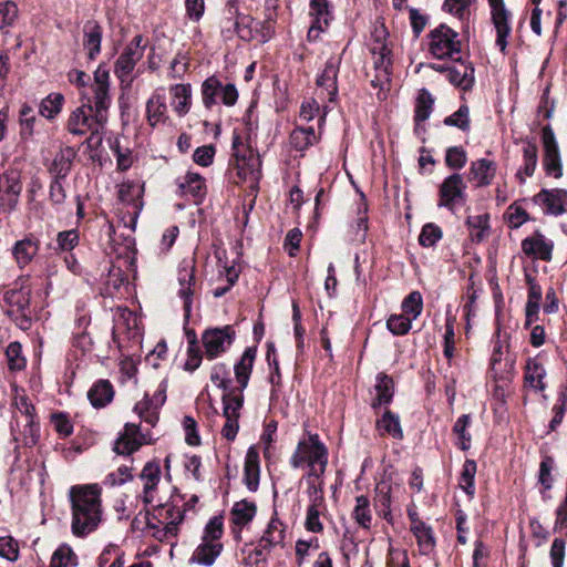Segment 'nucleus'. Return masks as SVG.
<instances>
[{"label": "nucleus", "instance_id": "obj_1", "mask_svg": "<svg viewBox=\"0 0 567 567\" xmlns=\"http://www.w3.org/2000/svg\"><path fill=\"white\" fill-rule=\"evenodd\" d=\"M72 508V533L82 537L97 528L101 517V489L97 485L72 486L70 489Z\"/></svg>", "mask_w": 567, "mask_h": 567}, {"label": "nucleus", "instance_id": "obj_2", "mask_svg": "<svg viewBox=\"0 0 567 567\" xmlns=\"http://www.w3.org/2000/svg\"><path fill=\"white\" fill-rule=\"evenodd\" d=\"M329 452L318 434L309 433L299 440L289 458L292 468H303L309 477H322L326 473Z\"/></svg>", "mask_w": 567, "mask_h": 567}, {"label": "nucleus", "instance_id": "obj_3", "mask_svg": "<svg viewBox=\"0 0 567 567\" xmlns=\"http://www.w3.org/2000/svg\"><path fill=\"white\" fill-rule=\"evenodd\" d=\"M233 150L238 177L249 183L251 189H256L261 177L260 156L245 145L238 136L233 141Z\"/></svg>", "mask_w": 567, "mask_h": 567}, {"label": "nucleus", "instance_id": "obj_4", "mask_svg": "<svg viewBox=\"0 0 567 567\" xmlns=\"http://www.w3.org/2000/svg\"><path fill=\"white\" fill-rule=\"evenodd\" d=\"M104 125L105 124H100L95 120V112L91 110V99H87L72 111L66 122V130L70 134L75 136H84L90 133L87 143H91L94 138L100 143L101 137L99 134Z\"/></svg>", "mask_w": 567, "mask_h": 567}, {"label": "nucleus", "instance_id": "obj_5", "mask_svg": "<svg viewBox=\"0 0 567 567\" xmlns=\"http://www.w3.org/2000/svg\"><path fill=\"white\" fill-rule=\"evenodd\" d=\"M6 315L21 330H29L32 326L30 308V290L28 288L10 289L3 295Z\"/></svg>", "mask_w": 567, "mask_h": 567}, {"label": "nucleus", "instance_id": "obj_6", "mask_svg": "<svg viewBox=\"0 0 567 567\" xmlns=\"http://www.w3.org/2000/svg\"><path fill=\"white\" fill-rule=\"evenodd\" d=\"M385 34L386 31L383 28L375 29L373 37V42L370 47V52L373 58V65L375 69V78L371 80V84L373 86L383 85V83L390 82L391 74V56L390 49L385 43Z\"/></svg>", "mask_w": 567, "mask_h": 567}, {"label": "nucleus", "instance_id": "obj_7", "mask_svg": "<svg viewBox=\"0 0 567 567\" xmlns=\"http://www.w3.org/2000/svg\"><path fill=\"white\" fill-rule=\"evenodd\" d=\"M202 101L206 109H212L220 99L227 106H233L238 100V91L231 83L223 84L217 76H209L200 87Z\"/></svg>", "mask_w": 567, "mask_h": 567}, {"label": "nucleus", "instance_id": "obj_8", "mask_svg": "<svg viewBox=\"0 0 567 567\" xmlns=\"http://www.w3.org/2000/svg\"><path fill=\"white\" fill-rule=\"evenodd\" d=\"M143 37L137 34L125 47L114 65V73L122 83L126 82L127 84H131L133 82L134 78L132 73L136 63L143 58Z\"/></svg>", "mask_w": 567, "mask_h": 567}, {"label": "nucleus", "instance_id": "obj_9", "mask_svg": "<svg viewBox=\"0 0 567 567\" xmlns=\"http://www.w3.org/2000/svg\"><path fill=\"white\" fill-rule=\"evenodd\" d=\"M458 34L445 24H441L430 33V52L437 59L452 58L460 53Z\"/></svg>", "mask_w": 567, "mask_h": 567}, {"label": "nucleus", "instance_id": "obj_10", "mask_svg": "<svg viewBox=\"0 0 567 567\" xmlns=\"http://www.w3.org/2000/svg\"><path fill=\"white\" fill-rule=\"evenodd\" d=\"M285 537V525L278 518H272L257 546L249 555V558H252L256 564L266 560L267 555L272 548L284 546Z\"/></svg>", "mask_w": 567, "mask_h": 567}, {"label": "nucleus", "instance_id": "obj_11", "mask_svg": "<svg viewBox=\"0 0 567 567\" xmlns=\"http://www.w3.org/2000/svg\"><path fill=\"white\" fill-rule=\"evenodd\" d=\"M237 34L245 41L256 40L266 43L275 34V24L269 21H256L249 16L238 17L235 22Z\"/></svg>", "mask_w": 567, "mask_h": 567}, {"label": "nucleus", "instance_id": "obj_12", "mask_svg": "<svg viewBox=\"0 0 567 567\" xmlns=\"http://www.w3.org/2000/svg\"><path fill=\"white\" fill-rule=\"evenodd\" d=\"M542 143L544 148L543 166L547 175L560 178L563 176V163L559 146L550 125L542 128Z\"/></svg>", "mask_w": 567, "mask_h": 567}, {"label": "nucleus", "instance_id": "obj_13", "mask_svg": "<svg viewBox=\"0 0 567 567\" xmlns=\"http://www.w3.org/2000/svg\"><path fill=\"white\" fill-rule=\"evenodd\" d=\"M235 331L230 326L207 329L202 336L205 355L214 360L224 353L233 343Z\"/></svg>", "mask_w": 567, "mask_h": 567}, {"label": "nucleus", "instance_id": "obj_14", "mask_svg": "<svg viewBox=\"0 0 567 567\" xmlns=\"http://www.w3.org/2000/svg\"><path fill=\"white\" fill-rule=\"evenodd\" d=\"M244 395L234 392L223 395V415L226 419L221 429V435L228 441H234L239 430L240 409L243 408Z\"/></svg>", "mask_w": 567, "mask_h": 567}, {"label": "nucleus", "instance_id": "obj_15", "mask_svg": "<svg viewBox=\"0 0 567 567\" xmlns=\"http://www.w3.org/2000/svg\"><path fill=\"white\" fill-rule=\"evenodd\" d=\"M466 185L460 174L450 175L440 186V207H446L454 210L456 205L465 202Z\"/></svg>", "mask_w": 567, "mask_h": 567}, {"label": "nucleus", "instance_id": "obj_16", "mask_svg": "<svg viewBox=\"0 0 567 567\" xmlns=\"http://www.w3.org/2000/svg\"><path fill=\"white\" fill-rule=\"evenodd\" d=\"M533 200L544 207L547 215L559 216L567 213V190L564 188L542 189Z\"/></svg>", "mask_w": 567, "mask_h": 567}, {"label": "nucleus", "instance_id": "obj_17", "mask_svg": "<svg viewBox=\"0 0 567 567\" xmlns=\"http://www.w3.org/2000/svg\"><path fill=\"white\" fill-rule=\"evenodd\" d=\"M491 17L496 30V44L502 52L506 50L507 38L512 32L511 18L512 13L506 8L505 2L489 6Z\"/></svg>", "mask_w": 567, "mask_h": 567}, {"label": "nucleus", "instance_id": "obj_18", "mask_svg": "<svg viewBox=\"0 0 567 567\" xmlns=\"http://www.w3.org/2000/svg\"><path fill=\"white\" fill-rule=\"evenodd\" d=\"M553 249L554 243L547 240L539 231L522 240V250L525 255L544 261L551 260Z\"/></svg>", "mask_w": 567, "mask_h": 567}, {"label": "nucleus", "instance_id": "obj_19", "mask_svg": "<svg viewBox=\"0 0 567 567\" xmlns=\"http://www.w3.org/2000/svg\"><path fill=\"white\" fill-rule=\"evenodd\" d=\"M71 163L64 156L55 157L52 164L51 172L54 173V179L50 185V198L54 205H61L66 198L65 189L61 183L70 171Z\"/></svg>", "mask_w": 567, "mask_h": 567}, {"label": "nucleus", "instance_id": "obj_20", "mask_svg": "<svg viewBox=\"0 0 567 567\" xmlns=\"http://www.w3.org/2000/svg\"><path fill=\"white\" fill-rule=\"evenodd\" d=\"M194 270L195 267L189 261H183L178 270V282L181 286L178 296L184 300L183 307L186 318L190 316L192 311L193 286L195 284Z\"/></svg>", "mask_w": 567, "mask_h": 567}, {"label": "nucleus", "instance_id": "obj_21", "mask_svg": "<svg viewBox=\"0 0 567 567\" xmlns=\"http://www.w3.org/2000/svg\"><path fill=\"white\" fill-rule=\"evenodd\" d=\"M143 443L140 426L134 423H126L123 433L115 441L114 451L121 455H130L137 451Z\"/></svg>", "mask_w": 567, "mask_h": 567}, {"label": "nucleus", "instance_id": "obj_22", "mask_svg": "<svg viewBox=\"0 0 567 567\" xmlns=\"http://www.w3.org/2000/svg\"><path fill=\"white\" fill-rule=\"evenodd\" d=\"M450 83L462 89L463 91L471 90L474 85V66L470 62L456 60L454 64L447 70Z\"/></svg>", "mask_w": 567, "mask_h": 567}, {"label": "nucleus", "instance_id": "obj_23", "mask_svg": "<svg viewBox=\"0 0 567 567\" xmlns=\"http://www.w3.org/2000/svg\"><path fill=\"white\" fill-rule=\"evenodd\" d=\"M546 369L537 358H528L525 364L524 386L535 392H543L546 389L545 383Z\"/></svg>", "mask_w": 567, "mask_h": 567}, {"label": "nucleus", "instance_id": "obj_24", "mask_svg": "<svg viewBox=\"0 0 567 567\" xmlns=\"http://www.w3.org/2000/svg\"><path fill=\"white\" fill-rule=\"evenodd\" d=\"M140 478L143 482V502L147 505L154 501V493L161 481V466L157 462H147L141 474Z\"/></svg>", "mask_w": 567, "mask_h": 567}, {"label": "nucleus", "instance_id": "obj_25", "mask_svg": "<svg viewBox=\"0 0 567 567\" xmlns=\"http://www.w3.org/2000/svg\"><path fill=\"white\" fill-rule=\"evenodd\" d=\"M496 171L497 165L494 161L480 158L471 163L468 176L477 187H483L492 184Z\"/></svg>", "mask_w": 567, "mask_h": 567}, {"label": "nucleus", "instance_id": "obj_26", "mask_svg": "<svg viewBox=\"0 0 567 567\" xmlns=\"http://www.w3.org/2000/svg\"><path fill=\"white\" fill-rule=\"evenodd\" d=\"M339 60L336 58H330L322 71V73L317 79V85L322 90L327 91V96L330 102L336 101L338 95V85L337 78L339 72Z\"/></svg>", "mask_w": 567, "mask_h": 567}, {"label": "nucleus", "instance_id": "obj_27", "mask_svg": "<svg viewBox=\"0 0 567 567\" xmlns=\"http://www.w3.org/2000/svg\"><path fill=\"white\" fill-rule=\"evenodd\" d=\"M181 196H192L195 199L203 198L206 193L205 178L194 172H187L176 181Z\"/></svg>", "mask_w": 567, "mask_h": 567}, {"label": "nucleus", "instance_id": "obj_28", "mask_svg": "<svg viewBox=\"0 0 567 567\" xmlns=\"http://www.w3.org/2000/svg\"><path fill=\"white\" fill-rule=\"evenodd\" d=\"M257 350L254 347H248L240 360L234 365L235 378L238 383V393L243 394V391L247 388L250 374L252 371L254 362L256 359Z\"/></svg>", "mask_w": 567, "mask_h": 567}, {"label": "nucleus", "instance_id": "obj_29", "mask_svg": "<svg viewBox=\"0 0 567 567\" xmlns=\"http://www.w3.org/2000/svg\"><path fill=\"white\" fill-rule=\"evenodd\" d=\"M92 96H83L82 102L91 99V110L95 112V120L100 124H106L107 112L111 106L110 87H92Z\"/></svg>", "mask_w": 567, "mask_h": 567}, {"label": "nucleus", "instance_id": "obj_30", "mask_svg": "<svg viewBox=\"0 0 567 567\" xmlns=\"http://www.w3.org/2000/svg\"><path fill=\"white\" fill-rule=\"evenodd\" d=\"M103 30L94 20L86 21L83 27V47L87 51V58L95 60L101 52Z\"/></svg>", "mask_w": 567, "mask_h": 567}, {"label": "nucleus", "instance_id": "obj_31", "mask_svg": "<svg viewBox=\"0 0 567 567\" xmlns=\"http://www.w3.org/2000/svg\"><path fill=\"white\" fill-rule=\"evenodd\" d=\"M171 106L179 116H185L192 107V86L190 84H174L169 87Z\"/></svg>", "mask_w": 567, "mask_h": 567}, {"label": "nucleus", "instance_id": "obj_32", "mask_svg": "<svg viewBox=\"0 0 567 567\" xmlns=\"http://www.w3.org/2000/svg\"><path fill=\"white\" fill-rule=\"evenodd\" d=\"M6 184L3 195L1 197L2 205L8 210H14L19 203V197L22 192V183L18 172H9L4 175Z\"/></svg>", "mask_w": 567, "mask_h": 567}, {"label": "nucleus", "instance_id": "obj_33", "mask_svg": "<svg viewBox=\"0 0 567 567\" xmlns=\"http://www.w3.org/2000/svg\"><path fill=\"white\" fill-rule=\"evenodd\" d=\"M146 117L153 127L168 120L165 97L157 91L146 102Z\"/></svg>", "mask_w": 567, "mask_h": 567}, {"label": "nucleus", "instance_id": "obj_34", "mask_svg": "<svg viewBox=\"0 0 567 567\" xmlns=\"http://www.w3.org/2000/svg\"><path fill=\"white\" fill-rule=\"evenodd\" d=\"M223 550L221 543H208L207 540H202V543L197 546L192 557L189 558L190 564H198L203 566H212L216 558L220 555Z\"/></svg>", "mask_w": 567, "mask_h": 567}, {"label": "nucleus", "instance_id": "obj_35", "mask_svg": "<svg viewBox=\"0 0 567 567\" xmlns=\"http://www.w3.org/2000/svg\"><path fill=\"white\" fill-rule=\"evenodd\" d=\"M113 396L114 389L109 380L96 381L87 392V399L96 409L106 406L113 400Z\"/></svg>", "mask_w": 567, "mask_h": 567}, {"label": "nucleus", "instance_id": "obj_36", "mask_svg": "<svg viewBox=\"0 0 567 567\" xmlns=\"http://www.w3.org/2000/svg\"><path fill=\"white\" fill-rule=\"evenodd\" d=\"M394 383L392 378L386 374L379 373L374 385L375 396L372 400V408L377 409L386 405L392 401Z\"/></svg>", "mask_w": 567, "mask_h": 567}, {"label": "nucleus", "instance_id": "obj_37", "mask_svg": "<svg viewBox=\"0 0 567 567\" xmlns=\"http://www.w3.org/2000/svg\"><path fill=\"white\" fill-rule=\"evenodd\" d=\"M523 158H524L523 167L516 174V176L519 178L520 183H525L527 177L533 176V174L535 173L536 166H537L538 150L534 142H532V141L524 142Z\"/></svg>", "mask_w": 567, "mask_h": 567}, {"label": "nucleus", "instance_id": "obj_38", "mask_svg": "<svg viewBox=\"0 0 567 567\" xmlns=\"http://www.w3.org/2000/svg\"><path fill=\"white\" fill-rule=\"evenodd\" d=\"M529 290L525 308V327H529L538 319L539 305L542 300V288L528 277Z\"/></svg>", "mask_w": 567, "mask_h": 567}, {"label": "nucleus", "instance_id": "obj_39", "mask_svg": "<svg viewBox=\"0 0 567 567\" xmlns=\"http://www.w3.org/2000/svg\"><path fill=\"white\" fill-rule=\"evenodd\" d=\"M377 430L382 436L390 435L395 440L403 439V430L400 424L399 415L389 410L377 421Z\"/></svg>", "mask_w": 567, "mask_h": 567}, {"label": "nucleus", "instance_id": "obj_40", "mask_svg": "<svg viewBox=\"0 0 567 567\" xmlns=\"http://www.w3.org/2000/svg\"><path fill=\"white\" fill-rule=\"evenodd\" d=\"M39 250L37 239L24 238L16 243L13 247V256L18 265L22 268L31 262Z\"/></svg>", "mask_w": 567, "mask_h": 567}, {"label": "nucleus", "instance_id": "obj_41", "mask_svg": "<svg viewBox=\"0 0 567 567\" xmlns=\"http://www.w3.org/2000/svg\"><path fill=\"white\" fill-rule=\"evenodd\" d=\"M319 141V135L312 126H297L290 134V144L297 151H305Z\"/></svg>", "mask_w": 567, "mask_h": 567}, {"label": "nucleus", "instance_id": "obj_42", "mask_svg": "<svg viewBox=\"0 0 567 567\" xmlns=\"http://www.w3.org/2000/svg\"><path fill=\"white\" fill-rule=\"evenodd\" d=\"M433 104L434 99L432 94L427 90L422 89L419 93L415 105V132H419L422 128L421 124L430 117L433 110Z\"/></svg>", "mask_w": 567, "mask_h": 567}, {"label": "nucleus", "instance_id": "obj_43", "mask_svg": "<svg viewBox=\"0 0 567 567\" xmlns=\"http://www.w3.org/2000/svg\"><path fill=\"white\" fill-rule=\"evenodd\" d=\"M256 511L257 507L254 502L243 499L234 504L230 511V517L236 526L243 527L252 520L256 515Z\"/></svg>", "mask_w": 567, "mask_h": 567}, {"label": "nucleus", "instance_id": "obj_44", "mask_svg": "<svg viewBox=\"0 0 567 567\" xmlns=\"http://www.w3.org/2000/svg\"><path fill=\"white\" fill-rule=\"evenodd\" d=\"M245 484L251 492L257 491L259 484L258 454L249 449L245 460Z\"/></svg>", "mask_w": 567, "mask_h": 567}, {"label": "nucleus", "instance_id": "obj_45", "mask_svg": "<svg viewBox=\"0 0 567 567\" xmlns=\"http://www.w3.org/2000/svg\"><path fill=\"white\" fill-rule=\"evenodd\" d=\"M488 219L489 216L487 214L467 217L466 224L468 226L470 236L473 241L481 243L488 236Z\"/></svg>", "mask_w": 567, "mask_h": 567}, {"label": "nucleus", "instance_id": "obj_46", "mask_svg": "<svg viewBox=\"0 0 567 567\" xmlns=\"http://www.w3.org/2000/svg\"><path fill=\"white\" fill-rule=\"evenodd\" d=\"M411 518V530L416 537L420 546L424 549L430 550L434 547V536L432 528L425 523L415 518V514H410Z\"/></svg>", "mask_w": 567, "mask_h": 567}, {"label": "nucleus", "instance_id": "obj_47", "mask_svg": "<svg viewBox=\"0 0 567 567\" xmlns=\"http://www.w3.org/2000/svg\"><path fill=\"white\" fill-rule=\"evenodd\" d=\"M471 424V415L463 414L461 415L453 425V433L457 436V446L462 451H467L471 447V434L468 432V427Z\"/></svg>", "mask_w": 567, "mask_h": 567}, {"label": "nucleus", "instance_id": "obj_48", "mask_svg": "<svg viewBox=\"0 0 567 567\" xmlns=\"http://www.w3.org/2000/svg\"><path fill=\"white\" fill-rule=\"evenodd\" d=\"M35 123L37 116L33 109L24 104L20 110V136L23 141L32 138Z\"/></svg>", "mask_w": 567, "mask_h": 567}, {"label": "nucleus", "instance_id": "obj_49", "mask_svg": "<svg viewBox=\"0 0 567 567\" xmlns=\"http://www.w3.org/2000/svg\"><path fill=\"white\" fill-rule=\"evenodd\" d=\"M64 96L61 93L49 94L40 103L39 113L51 120L54 118L62 110Z\"/></svg>", "mask_w": 567, "mask_h": 567}, {"label": "nucleus", "instance_id": "obj_50", "mask_svg": "<svg viewBox=\"0 0 567 567\" xmlns=\"http://www.w3.org/2000/svg\"><path fill=\"white\" fill-rule=\"evenodd\" d=\"M352 516L361 527L365 529L370 528L372 516L370 511V501L367 496L360 495L355 498V506Z\"/></svg>", "mask_w": 567, "mask_h": 567}, {"label": "nucleus", "instance_id": "obj_51", "mask_svg": "<svg viewBox=\"0 0 567 567\" xmlns=\"http://www.w3.org/2000/svg\"><path fill=\"white\" fill-rule=\"evenodd\" d=\"M390 492H391V485L385 482H380L375 487V506L379 509V513L385 519H389V517L391 516Z\"/></svg>", "mask_w": 567, "mask_h": 567}, {"label": "nucleus", "instance_id": "obj_52", "mask_svg": "<svg viewBox=\"0 0 567 567\" xmlns=\"http://www.w3.org/2000/svg\"><path fill=\"white\" fill-rule=\"evenodd\" d=\"M476 470H477L476 462L473 460H466L463 464V468H462V473H461L460 486L471 497H473L475 494L474 478H475Z\"/></svg>", "mask_w": 567, "mask_h": 567}, {"label": "nucleus", "instance_id": "obj_53", "mask_svg": "<svg viewBox=\"0 0 567 567\" xmlns=\"http://www.w3.org/2000/svg\"><path fill=\"white\" fill-rule=\"evenodd\" d=\"M305 478L309 505H326L322 477H309L308 474H305Z\"/></svg>", "mask_w": 567, "mask_h": 567}, {"label": "nucleus", "instance_id": "obj_54", "mask_svg": "<svg viewBox=\"0 0 567 567\" xmlns=\"http://www.w3.org/2000/svg\"><path fill=\"white\" fill-rule=\"evenodd\" d=\"M423 299L419 291L410 292L402 301V310L406 317L415 320L422 312Z\"/></svg>", "mask_w": 567, "mask_h": 567}, {"label": "nucleus", "instance_id": "obj_55", "mask_svg": "<svg viewBox=\"0 0 567 567\" xmlns=\"http://www.w3.org/2000/svg\"><path fill=\"white\" fill-rule=\"evenodd\" d=\"M444 124L446 126H455L463 132L470 131L471 122L468 106L466 104L461 105L456 112L444 118Z\"/></svg>", "mask_w": 567, "mask_h": 567}, {"label": "nucleus", "instance_id": "obj_56", "mask_svg": "<svg viewBox=\"0 0 567 567\" xmlns=\"http://www.w3.org/2000/svg\"><path fill=\"white\" fill-rule=\"evenodd\" d=\"M210 381L217 385L219 389H221L225 393L230 392V383L231 380L229 379V370L226 364L224 363H216L212 368L210 372ZM231 392L236 393L234 390Z\"/></svg>", "mask_w": 567, "mask_h": 567}, {"label": "nucleus", "instance_id": "obj_57", "mask_svg": "<svg viewBox=\"0 0 567 567\" xmlns=\"http://www.w3.org/2000/svg\"><path fill=\"white\" fill-rule=\"evenodd\" d=\"M134 410L143 421L151 424L152 426L157 423L158 412L153 406L148 394H145L144 399L135 404Z\"/></svg>", "mask_w": 567, "mask_h": 567}, {"label": "nucleus", "instance_id": "obj_58", "mask_svg": "<svg viewBox=\"0 0 567 567\" xmlns=\"http://www.w3.org/2000/svg\"><path fill=\"white\" fill-rule=\"evenodd\" d=\"M386 328L394 336H404L412 328V319L404 313L391 315L386 320Z\"/></svg>", "mask_w": 567, "mask_h": 567}, {"label": "nucleus", "instance_id": "obj_59", "mask_svg": "<svg viewBox=\"0 0 567 567\" xmlns=\"http://www.w3.org/2000/svg\"><path fill=\"white\" fill-rule=\"evenodd\" d=\"M76 556L68 545H61L51 557L50 567H70L75 565Z\"/></svg>", "mask_w": 567, "mask_h": 567}, {"label": "nucleus", "instance_id": "obj_60", "mask_svg": "<svg viewBox=\"0 0 567 567\" xmlns=\"http://www.w3.org/2000/svg\"><path fill=\"white\" fill-rule=\"evenodd\" d=\"M555 462L551 456H545L539 464L538 472V483L542 485V494L546 491H549L553 487L554 478L551 475V471L554 468Z\"/></svg>", "mask_w": 567, "mask_h": 567}, {"label": "nucleus", "instance_id": "obj_61", "mask_svg": "<svg viewBox=\"0 0 567 567\" xmlns=\"http://www.w3.org/2000/svg\"><path fill=\"white\" fill-rule=\"evenodd\" d=\"M326 509V505H309L307 508L305 527L311 533H321L323 525L320 522V515Z\"/></svg>", "mask_w": 567, "mask_h": 567}, {"label": "nucleus", "instance_id": "obj_62", "mask_svg": "<svg viewBox=\"0 0 567 567\" xmlns=\"http://www.w3.org/2000/svg\"><path fill=\"white\" fill-rule=\"evenodd\" d=\"M80 241L79 233L75 229L60 231L56 236V251H71Z\"/></svg>", "mask_w": 567, "mask_h": 567}, {"label": "nucleus", "instance_id": "obj_63", "mask_svg": "<svg viewBox=\"0 0 567 567\" xmlns=\"http://www.w3.org/2000/svg\"><path fill=\"white\" fill-rule=\"evenodd\" d=\"M441 238V228L432 223H429L423 226L419 236V243L423 247H433Z\"/></svg>", "mask_w": 567, "mask_h": 567}, {"label": "nucleus", "instance_id": "obj_64", "mask_svg": "<svg viewBox=\"0 0 567 567\" xmlns=\"http://www.w3.org/2000/svg\"><path fill=\"white\" fill-rule=\"evenodd\" d=\"M18 18V7L13 1L0 0V30L12 25Z\"/></svg>", "mask_w": 567, "mask_h": 567}]
</instances>
